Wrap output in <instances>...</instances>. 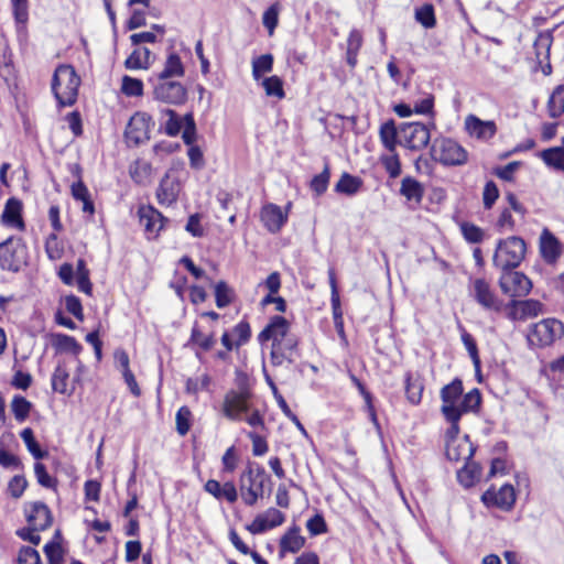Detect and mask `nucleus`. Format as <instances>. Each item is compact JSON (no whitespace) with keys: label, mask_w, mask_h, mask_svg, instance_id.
<instances>
[{"label":"nucleus","mask_w":564,"mask_h":564,"mask_svg":"<svg viewBox=\"0 0 564 564\" xmlns=\"http://www.w3.org/2000/svg\"><path fill=\"white\" fill-rule=\"evenodd\" d=\"M564 337V324L553 317L543 318L529 326L527 333L528 345L532 349L551 347Z\"/></svg>","instance_id":"1"},{"label":"nucleus","mask_w":564,"mask_h":564,"mask_svg":"<svg viewBox=\"0 0 564 564\" xmlns=\"http://www.w3.org/2000/svg\"><path fill=\"white\" fill-rule=\"evenodd\" d=\"M80 78L70 65H59L53 75L52 90L59 106H72L77 98Z\"/></svg>","instance_id":"2"},{"label":"nucleus","mask_w":564,"mask_h":564,"mask_svg":"<svg viewBox=\"0 0 564 564\" xmlns=\"http://www.w3.org/2000/svg\"><path fill=\"white\" fill-rule=\"evenodd\" d=\"M435 123L404 122L399 127V144L411 150L421 151L427 147L431 140V129Z\"/></svg>","instance_id":"3"},{"label":"nucleus","mask_w":564,"mask_h":564,"mask_svg":"<svg viewBox=\"0 0 564 564\" xmlns=\"http://www.w3.org/2000/svg\"><path fill=\"white\" fill-rule=\"evenodd\" d=\"M524 254V241L519 237H509L498 243L494 254V264L502 270H509L518 267Z\"/></svg>","instance_id":"4"},{"label":"nucleus","mask_w":564,"mask_h":564,"mask_svg":"<svg viewBox=\"0 0 564 564\" xmlns=\"http://www.w3.org/2000/svg\"><path fill=\"white\" fill-rule=\"evenodd\" d=\"M431 156L443 165H463L467 162V151L449 138L435 139L431 145Z\"/></svg>","instance_id":"5"},{"label":"nucleus","mask_w":564,"mask_h":564,"mask_svg":"<svg viewBox=\"0 0 564 564\" xmlns=\"http://www.w3.org/2000/svg\"><path fill=\"white\" fill-rule=\"evenodd\" d=\"M251 391L241 387L239 390H230L225 394L221 411L227 419L241 421L242 415L251 410Z\"/></svg>","instance_id":"6"},{"label":"nucleus","mask_w":564,"mask_h":564,"mask_svg":"<svg viewBox=\"0 0 564 564\" xmlns=\"http://www.w3.org/2000/svg\"><path fill=\"white\" fill-rule=\"evenodd\" d=\"M26 263V248L20 238L9 237L0 243V267L18 272Z\"/></svg>","instance_id":"7"},{"label":"nucleus","mask_w":564,"mask_h":564,"mask_svg":"<svg viewBox=\"0 0 564 564\" xmlns=\"http://www.w3.org/2000/svg\"><path fill=\"white\" fill-rule=\"evenodd\" d=\"M469 293L486 311L500 313L503 308V301L499 299L490 283L482 278L470 281Z\"/></svg>","instance_id":"8"},{"label":"nucleus","mask_w":564,"mask_h":564,"mask_svg":"<svg viewBox=\"0 0 564 564\" xmlns=\"http://www.w3.org/2000/svg\"><path fill=\"white\" fill-rule=\"evenodd\" d=\"M58 278L66 285L76 284L78 290L87 295L93 293V284L89 279V270L83 259L76 263V271L70 263H64L59 267Z\"/></svg>","instance_id":"9"},{"label":"nucleus","mask_w":564,"mask_h":564,"mask_svg":"<svg viewBox=\"0 0 564 564\" xmlns=\"http://www.w3.org/2000/svg\"><path fill=\"white\" fill-rule=\"evenodd\" d=\"M152 118L145 112H135L129 120L124 138L129 145H139L150 138Z\"/></svg>","instance_id":"10"},{"label":"nucleus","mask_w":564,"mask_h":564,"mask_svg":"<svg viewBox=\"0 0 564 564\" xmlns=\"http://www.w3.org/2000/svg\"><path fill=\"white\" fill-rule=\"evenodd\" d=\"M506 316L511 321H525L545 313L544 305L538 300H512L506 306Z\"/></svg>","instance_id":"11"},{"label":"nucleus","mask_w":564,"mask_h":564,"mask_svg":"<svg viewBox=\"0 0 564 564\" xmlns=\"http://www.w3.org/2000/svg\"><path fill=\"white\" fill-rule=\"evenodd\" d=\"M499 285L501 291L511 297L524 296L532 288L531 281L518 271L505 272L499 280Z\"/></svg>","instance_id":"12"},{"label":"nucleus","mask_w":564,"mask_h":564,"mask_svg":"<svg viewBox=\"0 0 564 564\" xmlns=\"http://www.w3.org/2000/svg\"><path fill=\"white\" fill-rule=\"evenodd\" d=\"M290 207L291 203L288 204L285 210L275 204H265L260 213L263 226L272 234L279 232L288 221Z\"/></svg>","instance_id":"13"},{"label":"nucleus","mask_w":564,"mask_h":564,"mask_svg":"<svg viewBox=\"0 0 564 564\" xmlns=\"http://www.w3.org/2000/svg\"><path fill=\"white\" fill-rule=\"evenodd\" d=\"M284 521V513L275 508H269L264 512L259 513L246 529L252 534H260L281 525Z\"/></svg>","instance_id":"14"},{"label":"nucleus","mask_w":564,"mask_h":564,"mask_svg":"<svg viewBox=\"0 0 564 564\" xmlns=\"http://www.w3.org/2000/svg\"><path fill=\"white\" fill-rule=\"evenodd\" d=\"M464 127L470 138L488 141L497 133V124L492 120H481L475 115L465 118Z\"/></svg>","instance_id":"15"},{"label":"nucleus","mask_w":564,"mask_h":564,"mask_svg":"<svg viewBox=\"0 0 564 564\" xmlns=\"http://www.w3.org/2000/svg\"><path fill=\"white\" fill-rule=\"evenodd\" d=\"M480 401L479 391L477 389H473L466 393L464 398L453 402L449 412H441L445 420H460L463 414L477 410L480 405Z\"/></svg>","instance_id":"16"},{"label":"nucleus","mask_w":564,"mask_h":564,"mask_svg":"<svg viewBox=\"0 0 564 564\" xmlns=\"http://www.w3.org/2000/svg\"><path fill=\"white\" fill-rule=\"evenodd\" d=\"M481 500L486 506L509 510L516 501L514 488L511 485H503L499 490L490 488L482 494Z\"/></svg>","instance_id":"17"},{"label":"nucleus","mask_w":564,"mask_h":564,"mask_svg":"<svg viewBox=\"0 0 564 564\" xmlns=\"http://www.w3.org/2000/svg\"><path fill=\"white\" fill-rule=\"evenodd\" d=\"M297 338L292 335L283 340L271 344L270 359L273 366L293 362L296 355Z\"/></svg>","instance_id":"18"},{"label":"nucleus","mask_w":564,"mask_h":564,"mask_svg":"<svg viewBox=\"0 0 564 564\" xmlns=\"http://www.w3.org/2000/svg\"><path fill=\"white\" fill-rule=\"evenodd\" d=\"M154 98L166 104L178 105L186 99V89L176 82H162L155 85Z\"/></svg>","instance_id":"19"},{"label":"nucleus","mask_w":564,"mask_h":564,"mask_svg":"<svg viewBox=\"0 0 564 564\" xmlns=\"http://www.w3.org/2000/svg\"><path fill=\"white\" fill-rule=\"evenodd\" d=\"M293 334L290 333V324L282 316H273L270 323L259 334L258 339L261 344L271 341L272 344L283 340Z\"/></svg>","instance_id":"20"},{"label":"nucleus","mask_w":564,"mask_h":564,"mask_svg":"<svg viewBox=\"0 0 564 564\" xmlns=\"http://www.w3.org/2000/svg\"><path fill=\"white\" fill-rule=\"evenodd\" d=\"M25 516L33 530H45L52 523V516L43 502H31L25 506Z\"/></svg>","instance_id":"21"},{"label":"nucleus","mask_w":564,"mask_h":564,"mask_svg":"<svg viewBox=\"0 0 564 564\" xmlns=\"http://www.w3.org/2000/svg\"><path fill=\"white\" fill-rule=\"evenodd\" d=\"M475 448L468 436L446 442V456L454 462H468L474 455Z\"/></svg>","instance_id":"22"},{"label":"nucleus","mask_w":564,"mask_h":564,"mask_svg":"<svg viewBox=\"0 0 564 564\" xmlns=\"http://www.w3.org/2000/svg\"><path fill=\"white\" fill-rule=\"evenodd\" d=\"M1 223L12 229L24 230L22 218V203L17 198H9L1 215Z\"/></svg>","instance_id":"23"},{"label":"nucleus","mask_w":564,"mask_h":564,"mask_svg":"<svg viewBox=\"0 0 564 564\" xmlns=\"http://www.w3.org/2000/svg\"><path fill=\"white\" fill-rule=\"evenodd\" d=\"M540 251L544 261L554 264L562 254V245L557 238L544 229L540 238Z\"/></svg>","instance_id":"24"},{"label":"nucleus","mask_w":564,"mask_h":564,"mask_svg":"<svg viewBox=\"0 0 564 564\" xmlns=\"http://www.w3.org/2000/svg\"><path fill=\"white\" fill-rule=\"evenodd\" d=\"M204 489L217 500L225 499L229 503H235L238 499V491L232 481L221 485L218 480L209 479L206 481Z\"/></svg>","instance_id":"25"},{"label":"nucleus","mask_w":564,"mask_h":564,"mask_svg":"<svg viewBox=\"0 0 564 564\" xmlns=\"http://www.w3.org/2000/svg\"><path fill=\"white\" fill-rule=\"evenodd\" d=\"M181 192V184L175 178L172 177L169 173L162 178L160 186L158 188V199L162 205H171L173 204Z\"/></svg>","instance_id":"26"},{"label":"nucleus","mask_w":564,"mask_h":564,"mask_svg":"<svg viewBox=\"0 0 564 564\" xmlns=\"http://www.w3.org/2000/svg\"><path fill=\"white\" fill-rule=\"evenodd\" d=\"M140 223L145 231L156 235L163 228L162 215L152 207H141L139 209Z\"/></svg>","instance_id":"27"},{"label":"nucleus","mask_w":564,"mask_h":564,"mask_svg":"<svg viewBox=\"0 0 564 564\" xmlns=\"http://www.w3.org/2000/svg\"><path fill=\"white\" fill-rule=\"evenodd\" d=\"M462 398H464L463 383L459 379H455L451 383L444 386L441 390V411L449 412L452 403Z\"/></svg>","instance_id":"28"},{"label":"nucleus","mask_w":564,"mask_h":564,"mask_svg":"<svg viewBox=\"0 0 564 564\" xmlns=\"http://www.w3.org/2000/svg\"><path fill=\"white\" fill-rule=\"evenodd\" d=\"M265 473L263 468L253 469L248 467L240 476V485L250 488L253 491H262L264 489Z\"/></svg>","instance_id":"29"},{"label":"nucleus","mask_w":564,"mask_h":564,"mask_svg":"<svg viewBox=\"0 0 564 564\" xmlns=\"http://www.w3.org/2000/svg\"><path fill=\"white\" fill-rule=\"evenodd\" d=\"M400 194L404 196L408 202L419 205L424 195V187L415 178L406 176L401 181Z\"/></svg>","instance_id":"30"},{"label":"nucleus","mask_w":564,"mask_h":564,"mask_svg":"<svg viewBox=\"0 0 564 564\" xmlns=\"http://www.w3.org/2000/svg\"><path fill=\"white\" fill-rule=\"evenodd\" d=\"M152 64V53L148 47L134 50L126 59L128 69H149Z\"/></svg>","instance_id":"31"},{"label":"nucleus","mask_w":564,"mask_h":564,"mask_svg":"<svg viewBox=\"0 0 564 564\" xmlns=\"http://www.w3.org/2000/svg\"><path fill=\"white\" fill-rule=\"evenodd\" d=\"M69 373L63 364H58L52 376V388L55 392L61 394H72L73 387L68 384Z\"/></svg>","instance_id":"32"},{"label":"nucleus","mask_w":564,"mask_h":564,"mask_svg":"<svg viewBox=\"0 0 564 564\" xmlns=\"http://www.w3.org/2000/svg\"><path fill=\"white\" fill-rule=\"evenodd\" d=\"M362 180L349 173H344L335 185V191L340 194L352 196L362 187Z\"/></svg>","instance_id":"33"},{"label":"nucleus","mask_w":564,"mask_h":564,"mask_svg":"<svg viewBox=\"0 0 564 564\" xmlns=\"http://www.w3.org/2000/svg\"><path fill=\"white\" fill-rule=\"evenodd\" d=\"M540 158L549 167L564 173V148L562 145L543 150Z\"/></svg>","instance_id":"34"},{"label":"nucleus","mask_w":564,"mask_h":564,"mask_svg":"<svg viewBox=\"0 0 564 564\" xmlns=\"http://www.w3.org/2000/svg\"><path fill=\"white\" fill-rule=\"evenodd\" d=\"M481 468L475 462H466L464 467L457 471L458 481L466 488L474 486L480 479Z\"/></svg>","instance_id":"35"},{"label":"nucleus","mask_w":564,"mask_h":564,"mask_svg":"<svg viewBox=\"0 0 564 564\" xmlns=\"http://www.w3.org/2000/svg\"><path fill=\"white\" fill-rule=\"evenodd\" d=\"M184 75V66L181 57L176 53H170L163 70L158 75L160 80H164L171 77H181Z\"/></svg>","instance_id":"36"},{"label":"nucleus","mask_w":564,"mask_h":564,"mask_svg":"<svg viewBox=\"0 0 564 564\" xmlns=\"http://www.w3.org/2000/svg\"><path fill=\"white\" fill-rule=\"evenodd\" d=\"M53 346L57 351L70 354L73 356H77L82 351V346L77 343V340L74 337L65 334L54 335Z\"/></svg>","instance_id":"37"},{"label":"nucleus","mask_w":564,"mask_h":564,"mask_svg":"<svg viewBox=\"0 0 564 564\" xmlns=\"http://www.w3.org/2000/svg\"><path fill=\"white\" fill-rule=\"evenodd\" d=\"M380 140L389 152H394L397 144H399V129L392 120L383 123L379 131Z\"/></svg>","instance_id":"38"},{"label":"nucleus","mask_w":564,"mask_h":564,"mask_svg":"<svg viewBox=\"0 0 564 564\" xmlns=\"http://www.w3.org/2000/svg\"><path fill=\"white\" fill-rule=\"evenodd\" d=\"M304 543L305 539L299 534V530L292 529L282 536L280 546L283 552L296 553L304 546Z\"/></svg>","instance_id":"39"},{"label":"nucleus","mask_w":564,"mask_h":564,"mask_svg":"<svg viewBox=\"0 0 564 564\" xmlns=\"http://www.w3.org/2000/svg\"><path fill=\"white\" fill-rule=\"evenodd\" d=\"M553 37L551 33H540L534 42L535 56L539 64L549 61Z\"/></svg>","instance_id":"40"},{"label":"nucleus","mask_w":564,"mask_h":564,"mask_svg":"<svg viewBox=\"0 0 564 564\" xmlns=\"http://www.w3.org/2000/svg\"><path fill=\"white\" fill-rule=\"evenodd\" d=\"M549 115L557 118L564 113V85L557 86L547 101Z\"/></svg>","instance_id":"41"},{"label":"nucleus","mask_w":564,"mask_h":564,"mask_svg":"<svg viewBox=\"0 0 564 564\" xmlns=\"http://www.w3.org/2000/svg\"><path fill=\"white\" fill-rule=\"evenodd\" d=\"M273 68V56L271 54L260 55L252 61V77L259 82L264 74Z\"/></svg>","instance_id":"42"},{"label":"nucleus","mask_w":564,"mask_h":564,"mask_svg":"<svg viewBox=\"0 0 564 564\" xmlns=\"http://www.w3.org/2000/svg\"><path fill=\"white\" fill-rule=\"evenodd\" d=\"M18 31H24L29 20L28 0H10Z\"/></svg>","instance_id":"43"},{"label":"nucleus","mask_w":564,"mask_h":564,"mask_svg":"<svg viewBox=\"0 0 564 564\" xmlns=\"http://www.w3.org/2000/svg\"><path fill=\"white\" fill-rule=\"evenodd\" d=\"M423 389V382L419 377L413 378L410 375L406 376L405 392L408 400L412 404H419L421 402Z\"/></svg>","instance_id":"44"},{"label":"nucleus","mask_w":564,"mask_h":564,"mask_svg":"<svg viewBox=\"0 0 564 564\" xmlns=\"http://www.w3.org/2000/svg\"><path fill=\"white\" fill-rule=\"evenodd\" d=\"M261 86L263 87L267 96L275 97L278 99H283L285 96L283 82L276 75L263 78L261 80Z\"/></svg>","instance_id":"45"},{"label":"nucleus","mask_w":564,"mask_h":564,"mask_svg":"<svg viewBox=\"0 0 564 564\" xmlns=\"http://www.w3.org/2000/svg\"><path fill=\"white\" fill-rule=\"evenodd\" d=\"M32 404L24 397L15 395L11 401V410L18 422H24L30 414Z\"/></svg>","instance_id":"46"},{"label":"nucleus","mask_w":564,"mask_h":564,"mask_svg":"<svg viewBox=\"0 0 564 564\" xmlns=\"http://www.w3.org/2000/svg\"><path fill=\"white\" fill-rule=\"evenodd\" d=\"M121 91L128 97H141L143 95V83L141 79L124 75L121 79Z\"/></svg>","instance_id":"47"},{"label":"nucleus","mask_w":564,"mask_h":564,"mask_svg":"<svg viewBox=\"0 0 564 564\" xmlns=\"http://www.w3.org/2000/svg\"><path fill=\"white\" fill-rule=\"evenodd\" d=\"M191 343H193L204 351H208L215 345L214 334H203V332L195 324L192 328Z\"/></svg>","instance_id":"48"},{"label":"nucleus","mask_w":564,"mask_h":564,"mask_svg":"<svg viewBox=\"0 0 564 564\" xmlns=\"http://www.w3.org/2000/svg\"><path fill=\"white\" fill-rule=\"evenodd\" d=\"M415 20L426 29H432L436 24L434 8L426 3L415 10Z\"/></svg>","instance_id":"49"},{"label":"nucleus","mask_w":564,"mask_h":564,"mask_svg":"<svg viewBox=\"0 0 564 564\" xmlns=\"http://www.w3.org/2000/svg\"><path fill=\"white\" fill-rule=\"evenodd\" d=\"M162 115L167 117V120L165 122L166 134H169L171 137L177 135L183 128L184 117L182 119L178 118L177 115L175 113V111H173L171 109L162 110Z\"/></svg>","instance_id":"50"},{"label":"nucleus","mask_w":564,"mask_h":564,"mask_svg":"<svg viewBox=\"0 0 564 564\" xmlns=\"http://www.w3.org/2000/svg\"><path fill=\"white\" fill-rule=\"evenodd\" d=\"M21 438L34 458L41 459L46 455V452H43L35 441L33 431L30 427H26L21 432Z\"/></svg>","instance_id":"51"},{"label":"nucleus","mask_w":564,"mask_h":564,"mask_svg":"<svg viewBox=\"0 0 564 564\" xmlns=\"http://www.w3.org/2000/svg\"><path fill=\"white\" fill-rule=\"evenodd\" d=\"M45 251L51 260H59L64 254V246L56 234H51L45 242Z\"/></svg>","instance_id":"52"},{"label":"nucleus","mask_w":564,"mask_h":564,"mask_svg":"<svg viewBox=\"0 0 564 564\" xmlns=\"http://www.w3.org/2000/svg\"><path fill=\"white\" fill-rule=\"evenodd\" d=\"M216 305L223 308L229 305L232 301V290L226 282L220 281L215 285Z\"/></svg>","instance_id":"53"},{"label":"nucleus","mask_w":564,"mask_h":564,"mask_svg":"<svg viewBox=\"0 0 564 564\" xmlns=\"http://www.w3.org/2000/svg\"><path fill=\"white\" fill-rule=\"evenodd\" d=\"M381 163L390 177L395 178L401 174V163L395 151L390 152V154L382 155Z\"/></svg>","instance_id":"54"},{"label":"nucleus","mask_w":564,"mask_h":564,"mask_svg":"<svg viewBox=\"0 0 564 564\" xmlns=\"http://www.w3.org/2000/svg\"><path fill=\"white\" fill-rule=\"evenodd\" d=\"M44 553L47 557L48 564H63L64 550L58 542H50L44 546Z\"/></svg>","instance_id":"55"},{"label":"nucleus","mask_w":564,"mask_h":564,"mask_svg":"<svg viewBox=\"0 0 564 564\" xmlns=\"http://www.w3.org/2000/svg\"><path fill=\"white\" fill-rule=\"evenodd\" d=\"M210 384V377L207 373H203L198 377L188 378L186 381V391L188 393H197L203 390H207Z\"/></svg>","instance_id":"56"},{"label":"nucleus","mask_w":564,"mask_h":564,"mask_svg":"<svg viewBox=\"0 0 564 564\" xmlns=\"http://www.w3.org/2000/svg\"><path fill=\"white\" fill-rule=\"evenodd\" d=\"M280 7L278 3L272 4L268 10L264 11L262 17V23L268 29L269 34L272 35L274 29L279 22Z\"/></svg>","instance_id":"57"},{"label":"nucleus","mask_w":564,"mask_h":564,"mask_svg":"<svg viewBox=\"0 0 564 564\" xmlns=\"http://www.w3.org/2000/svg\"><path fill=\"white\" fill-rule=\"evenodd\" d=\"M182 129L183 141L189 147L194 145L196 139V126L192 113L184 116V124Z\"/></svg>","instance_id":"58"},{"label":"nucleus","mask_w":564,"mask_h":564,"mask_svg":"<svg viewBox=\"0 0 564 564\" xmlns=\"http://www.w3.org/2000/svg\"><path fill=\"white\" fill-rule=\"evenodd\" d=\"M192 413L187 406H182L176 413V430L180 435H185L189 431V421Z\"/></svg>","instance_id":"59"},{"label":"nucleus","mask_w":564,"mask_h":564,"mask_svg":"<svg viewBox=\"0 0 564 564\" xmlns=\"http://www.w3.org/2000/svg\"><path fill=\"white\" fill-rule=\"evenodd\" d=\"M18 564H42L39 552L31 546H23L19 551Z\"/></svg>","instance_id":"60"},{"label":"nucleus","mask_w":564,"mask_h":564,"mask_svg":"<svg viewBox=\"0 0 564 564\" xmlns=\"http://www.w3.org/2000/svg\"><path fill=\"white\" fill-rule=\"evenodd\" d=\"M64 305H65V308L68 313H70L72 315H74L77 319L79 321H83L84 319V314H83V306H82V303H80V300L70 294V295H66L64 297Z\"/></svg>","instance_id":"61"},{"label":"nucleus","mask_w":564,"mask_h":564,"mask_svg":"<svg viewBox=\"0 0 564 564\" xmlns=\"http://www.w3.org/2000/svg\"><path fill=\"white\" fill-rule=\"evenodd\" d=\"M328 182H329V170L328 167L326 166L324 169V171L316 175L312 182H311V188L312 191H314L317 195H321L323 194L326 189H327V186H328Z\"/></svg>","instance_id":"62"},{"label":"nucleus","mask_w":564,"mask_h":564,"mask_svg":"<svg viewBox=\"0 0 564 564\" xmlns=\"http://www.w3.org/2000/svg\"><path fill=\"white\" fill-rule=\"evenodd\" d=\"M242 420H245L246 423L253 429L264 427L263 414L253 404L251 405V410H249L248 413H245V417H242Z\"/></svg>","instance_id":"63"},{"label":"nucleus","mask_w":564,"mask_h":564,"mask_svg":"<svg viewBox=\"0 0 564 564\" xmlns=\"http://www.w3.org/2000/svg\"><path fill=\"white\" fill-rule=\"evenodd\" d=\"M306 529L311 535H318L327 531V525L321 514H315L306 522Z\"/></svg>","instance_id":"64"}]
</instances>
